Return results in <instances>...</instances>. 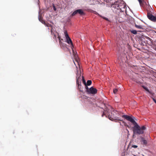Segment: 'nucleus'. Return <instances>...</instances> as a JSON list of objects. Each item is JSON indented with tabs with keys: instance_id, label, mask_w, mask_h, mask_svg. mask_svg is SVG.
<instances>
[{
	"instance_id": "f257e3e1",
	"label": "nucleus",
	"mask_w": 156,
	"mask_h": 156,
	"mask_svg": "<svg viewBox=\"0 0 156 156\" xmlns=\"http://www.w3.org/2000/svg\"><path fill=\"white\" fill-rule=\"evenodd\" d=\"M122 117L126 119L127 120L129 121L133 124L134 126L133 129L134 133L141 134L144 133V131L146 129V127L144 126L140 127L135 122L134 119L131 117L126 115H122Z\"/></svg>"
},
{
	"instance_id": "f03ea898",
	"label": "nucleus",
	"mask_w": 156,
	"mask_h": 156,
	"mask_svg": "<svg viewBox=\"0 0 156 156\" xmlns=\"http://www.w3.org/2000/svg\"><path fill=\"white\" fill-rule=\"evenodd\" d=\"M86 91L90 94H96L97 92V90L93 87H92L90 89H89L87 86H86Z\"/></svg>"
},
{
	"instance_id": "7ed1b4c3",
	"label": "nucleus",
	"mask_w": 156,
	"mask_h": 156,
	"mask_svg": "<svg viewBox=\"0 0 156 156\" xmlns=\"http://www.w3.org/2000/svg\"><path fill=\"white\" fill-rule=\"evenodd\" d=\"M141 40L144 43L151 44L152 43V40L151 39L147 37H144L141 38Z\"/></svg>"
},
{
	"instance_id": "20e7f679",
	"label": "nucleus",
	"mask_w": 156,
	"mask_h": 156,
	"mask_svg": "<svg viewBox=\"0 0 156 156\" xmlns=\"http://www.w3.org/2000/svg\"><path fill=\"white\" fill-rule=\"evenodd\" d=\"M126 9V5L123 2H119V9H120L121 11L123 12Z\"/></svg>"
},
{
	"instance_id": "39448f33",
	"label": "nucleus",
	"mask_w": 156,
	"mask_h": 156,
	"mask_svg": "<svg viewBox=\"0 0 156 156\" xmlns=\"http://www.w3.org/2000/svg\"><path fill=\"white\" fill-rule=\"evenodd\" d=\"M148 18L150 20L154 22H156V16H154L150 12L147 13Z\"/></svg>"
},
{
	"instance_id": "423d86ee",
	"label": "nucleus",
	"mask_w": 156,
	"mask_h": 156,
	"mask_svg": "<svg viewBox=\"0 0 156 156\" xmlns=\"http://www.w3.org/2000/svg\"><path fill=\"white\" fill-rule=\"evenodd\" d=\"M39 20L42 23H44L45 25H46L47 26L51 27V34L52 35L53 34L54 35V37H53L54 38H56V36L54 34V33H53L52 32V28L51 27L50 24H48L47 25L46 24L45 22L43 20H41V18L40 19L39 18Z\"/></svg>"
},
{
	"instance_id": "0eeeda50",
	"label": "nucleus",
	"mask_w": 156,
	"mask_h": 156,
	"mask_svg": "<svg viewBox=\"0 0 156 156\" xmlns=\"http://www.w3.org/2000/svg\"><path fill=\"white\" fill-rule=\"evenodd\" d=\"M81 76H76V83L78 85V87L79 89H80L81 87Z\"/></svg>"
},
{
	"instance_id": "6e6552de",
	"label": "nucleus",
	"mask_w": 156,
	"mask_h": 156,
	"mask_svg": "<svg viewBox=\"0 0 156 156\" xmlns=\"http://www.w3.org/2000/svg\"><path fill=\"white\" fill-rule=\"evenodd\" d=\"M58 39L59 44L61 47H65L66 46V44L63 43L61 41L62 40H63V39H61V37L59 35L58 36Z\"/></svg>"
},
{
	"instance_id": "1a4fd4ad",
	"label": "nucleus",
	"mask_w": 156,
	"mask_h": 156,
	"mask_svg": "<svg viewBox=\"0 0 156 156\" xmlns=\"http://www.w3.org/2000/svg\"><path fill=\"white\" fill-rule=\"evenodd\" d=\"M119 2H115L114 3V4H113L112 5V7L114 8L115 9H119Z\"/></svg>"
},
{
	"instance_id": "9d476101",
	"label": "nucleus",
	"mask_w": 156,
	"mask_h": 156,
	"mask_svg": "<svg viewBox=\"0 0 156 156\" xmlns=\"http://www.w3.org/2000/svg\"><path fill=\"white\" fill-rule=\"evenodd\" d=\"M66 42L69 44H70L71 48H72L73 47V45L72 41L69 37L66 39Z\"/></svg>"
},
{
	"instance_id": "9b49d317",
	"label": "nucleus",
	"mask_w": 156,
	"mask_h": 156,
	"mask_svg": "<svg viewBox=\"0 0 156 156\" xmlns=\"http://www.w3.org/2000/svg\"><path fill=\"white\" fill-rule=\"evenodd\" d=\"M77 14H79L80 16L84 15L85 14L83 10L81 9H77Z\"/></svg>"
},
{
	"instance_id": "f8f14e48",
	"label": "nucleus",
	"mask_w": 156,
	"mask_h": 156,
	"mask_svg": "<svg viewBox=\"0 0 156 156\" xmlns=\"http://www.w3.org/2000/svg\"><path fill=\"white\" fill-rule=\"evenodd\" d=\"M141 143L145 145H146L147 144V141L143 137H141Z\"/></svg>"
},
{
	"instance_id": "ddd939ff",
	"label": "nucleus",
	"mask_w": 156,
	"mask_h": 156,
	"mask_svg": "<svg viewBox=\"0 0 156 156\" xmlns=\"http://www.w3.org/2000/svg\"><path fill=\"white\" fill-rule=\"evenodd\" d=\"M81 73L80 69L79 70H77V71L76 76H81Z\"/></svg>"
},
{
	"instance_id": "4468645a",
	"label": "nucleus",
	"mask_w": 156,
	"mask_h": 156,
	"mask_svg": "<svg viewBox=\"0 0 156 156\" xmlns=\"http://www.w3.org/2000/svg\"><path fill=\"white\" fill-rule=\"evenodd\" d=\"M64 33V34H65V36L66 38V39L67 38L69 37V36L68 35V34L67 31H65Z\"/></svg>"
},
{
	"instance_id": "2eb2a0df",
	"label": "nucleus",
	"mask_w": 156,
	"mask_h": 156,
	"mask_svg": "<svg viewBox=\"0 0 156 156\" xmlns=\"http://www.w3.org/2000/svg\"><path fill=\"white\" fill-rule=\"evenodd\" d=\"M92 81L91 80H88L87 82V86H90L91 84Z\"/></svg>"
},
{
	"instance_id": "dca6fc26",
	"label": "nucleus",
	"mask_w": 156,
	"mask_h": 156,
	"mask_svg": "<svg viewBox=\"0 0 156 156\" xmlns=\"http://www.w3.org/2000/svg\"><path fill=\"white\" fill-rule=\"evenodd\" d=\"M135 27L136 28L139 29H143L142 26L140 25H138L136 24H135Z\"/></svg>"
},
{
	"instance_id": "f3484780",
	"label": "nucleus",
	"mask_w": 156,
	"mask_h": 156,
	"mask_svg": "<svg viewBox=\"0 0 156 156\" xmlns=\"http://www.w3.org/2000/svg\"><path fill=\"white\" fill-rule=\"evenodd\" d=\"M82 80H83V83H84L85 86V88L86 87V86H87V84H86V81L84 79V77L83 76H82Z\"/></svg>"
},
{
	"instance_id": "a211bd4d",
	"label": "nucleus",
	"mask_w": 156,
	"mask_h": 156,
	"mask_svg": "<svg viewBox=\"0 0 156 156\" xmlns=\"http://www.w3.org/2000/svg\"><path fill=\"white\" fill-rule=\"evenodd\" d=\"M77 14V10L75 11L72 14V16H74Z\"/></svg>"
},
{
	"instance_id": "6ab92c4d",
	"label": "nucleus",
	"mask_w": 156,
	"mask_h": 156,
	"mask_svg": "<svg viewBox=\"0 0 156 156\" xmlns=\"http://www.w3.org/2000/svg\"><path fill=\"white\" fill-rule=\"evenodd\" d=\"M122 156H130V155L128 154L127 152L122 154Z\"/></svg>"
},
{
	"instance_id": "aec40b11",
	"label": "nucleus",
	"mask_w": 156,
	"mask_h": 156,
	"mask_svg": "<svg viewBox=\"0 0 156 156\" xmlns=\"http://www.w3.org/2000/svg\"><path fill=\"white\" fill-rule=\"evenodd\" d=\"M109 119L112 121H113L115 119H116L115 117L114 118L113 117H112L111 116H110L109 115L108 116Z\"/></svg>"
},
{
	"instance_id": "412c9836",
	"label": "nucleus",
	"mask_w": 156,
	"mask_h": 156,
	"mask_svg": "<svg viewBox=\"0 0 156 156\" xmlns=\"http://www.w3.org/2000/svg\"><path fill=\"white\" fill-rule=\"evenodd\" d=\"M131 32L133 34H137V31L136 30H132L131 31Z\"/></svg>"
},
{
	"instance_id": "4be33fe9",
	"label": "nucleus",
	"mask_w": 156,
	"mask_h": 156,
	"mask_svg": "<svg viewBox=\"0 0 156 156\" xmlns=\"http://www.w3.org/2000/svg\"><path fill=\"white\" fill-rule=\"evenodd\" d=\"M141 6H143V3L141 0H138Z\"/></svg>"
},
{
	"instance_id": "5701e85b",
	"label": "nucleus",
	"mask_w": 156,
	"mask_h": 156,
	"mask_svg": "<svg viewBox=\"0 0 156 156\" xmlns=\"http://www.w3.org/2000/svg\"><path fill=\"white\" fill-rule=\"evenodd\" d=\"M117 91H118V89H114V90H113V93L115 94H116Z\"/></svg>"
},
{
	"instance_id": "b1692460",
	"label": "nucleus",
	"mask_w": 156,
	"mask_h": 156,
	"mask_svg": "<svg viewBox=\"0 0 156 156\" xmlns=\"http://www.w3.org/2000/svg\"><path fill=\"white\" fill-rule=\"evenodd\" d=\"M53 9L54 11H56V7H55V5H53Z\"/></svg>"
},
{
	"instance_id": "393cba45",
	"label": "nucleus",
	"mask_w": 156,
	"mask_h": 156,
	"mask_svg": "<svg viewBox=\"0 0 156 156\" xmlns=\"http://www.w3.org/2000/svg\"><path fill=\"white\" fill-rule=\"evenodd\" d=\"M137 147V146L136 145H133L132 146V147L134 148H136Z\"/></svg>"
},
{
	"instance_id": "a878e982",
	"label": "nucleus",
	"mask_w": 156,
	"mask_h": 156,
	"mask_svg": "<svg viewBox=\"0 0 156 156\" xmlns=\"http://www.w3.org/2000/svg\"><path fill=\"white\" fill-rule=\"evenodd\" d=\"M104 115H105L106 116H107L105 114V112H104L103 113V114H102V117H103L104 116Z\"/></svg>"
},
{
	"instance_id": "bb28decb",
	"label": "nucleus",
	"mask_w": 156,
	"mask_h": 156,
	"mask_svg": "<svg viewBox=\"0 0 156 156\" xmlns=\"http://www.w3.org/2000/svg\"><path fill=\"white\" fill-rule=\"evenodd\" d=\"M152 99L153 101L154 102L156 100L154 98H153Z\"/></svg>"
},
{
	"instance_id": "cd10ccee",
	"label": "nucleus",
	"mask_w": 156,
	"mask_h": 156,
	"mask_svg": "<svg viewBox=\"0 0 156 156\" xmlns=\"http://www.w3.org/2000/svg\"><path fill=\"white\" fill-rule=\"evenodd\" d=\"M154 102H155V103H156V100L154 101Z\"/></svg>"
},
{
	"instance_id": "c85d7f7f",
	"label": "nucleus",
	"mask_w": 156,
	"mask_h": 156,
	"mask_svg": "<svg viewBox=\"0 0 156 156\" xmlns=\"http://www.w3.org/2000/svg\"><path fill=\"white\" fill-rule=\"evenodd\" d=\"M105 19L106 20H107L108 19H107V18H105Z\"/></svg>"
},
{
	"instance_id": "c756f323",
	"label": "nucleus",
	"mask_w": 156,
	"mask_h": 156,
	"mask_svg": "<svg viewBox=\"0 0 156 156\" xmlns=\"http://www.w3.org/2000/svg\"><path fill=\"white\" fill-rule=\"evenodd\" d=\"M155 103L156 104V103Z\"/></svg>"
}]
</instances>
